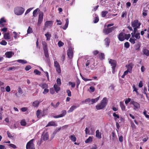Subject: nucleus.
I'll list each match as a JSON object with an SVG mask.
<instances>
[{
  "label": "nucleus",
  "mask_w": 149,
  "mask_h": 149,
  "mask_svg": "<svg viewBox=\"0 0 149 149\" xmlns=\"http://www.w3.org/2000/svg\"><path fill=\"white\" fill-rule=\"evenodd\" d=\"M79 107V105L77 104L76 105H73L68 110V113H70L72 112L75 109H76L77 108Z\"/></svg>",
  "instance_id": "14"
},
{
  "label": "nucleus",
  "mask_w": 149,
  "mask_h": 149,
  "mask_svg": "<svg viewBox=\"0 0 149 149\" xmlns=\"http://www.w3.org/2000/svg\"><path fill=\"white\" fill-rule=\"evenodd\" d=\"M57 125L56 123L55 122L53 121H51L48 123L47 125L46 126V127L50 126H57Z\"/></svg>",
  "instance_id": "18"
},
{
  "label": "nucleus",
  "mask_w": 149,
  "mask_h": 149,
  "mask_svg": "<svg viewBox=\"0 0 149 149\" xmlns=\"http://www.w3.org/2000/svg\"><path fill=\"white\" fill-rule=\"evenodd\" d=\"M147 10L143 9V11L142 15L143 16H145L147 15Z\"/></svg>",
  "instance_id": "44"
},
{
  "label": "nucleus",
  "mask_w": 149,
  "mask_h": 149,
  "mask_svg": "<svg viewBox=\"0 0 149 149\" xmlns=\"http://www.w3.org/2000/svg\"><path fill=\"white\" fill-rule=\"evenodd\" d=\"M86 104L88 103L89 105H91L90 104V103H91V99L90 98H87L85 100Z\"/></svg>",
  "instance_id": "47"
},
{
  "label": "nucleus",
  "mask_w": 149,
  "mask_h": 149,
  "mask_svg": "<svg viewBox=\"0 0 149 149\" xmlns=\"http://www.w3.org/2000/svg\"><path fill=\"white\" fill-rule=\"evenodd\" d=\"M15 68L14 67H12L8 68L7 69L8 71L11 70H15Z\"/></svg>",
  "instance_id": "64"
},
{
  "label": "nucleus",
  "mask_w": 149,
  "mask_h": 149,
  "mask_svg": "<svg viewBox=\"0 0 149 149\" xmlns=\"http://www.w3.org/2000/svg\"><path fill=\"white\" fill-rule=\"evenodd\" d=\"M108 100L107 97H104L100 102L95 106L97 110L102 109L105 108L107 104Z\"/></svg>",
  "instance_id": "1"
},
{
  "label": "nucleus",
  "mask_w": 149,
  "mask_h": 149,
  "mask_svg": "<svg viewBox=\"0 0 149 149\" xmlns=\"http://www.w3.org/2000/svg\"><path fill=\"white\" fill-rule=\"evenodd\" d=\"M39 86L42 89L45 88L48 86L47 84L45 83L40 84H39Z\"/></svg>",
  "instance_id": "29"
},
{
  "label": "nucleus",
  "mask_w": 149,
  "mask_h": 149,
  "mask_svg": "<svg viewBox=\"0 0 149 149\" xmlns=\"http://www.w3.org/2000/svg\"><path fill=\"white\" fill-rule=\"evenodd\" d=\"M54 87L55 91L57 93H58V92L60 90V87L56 84L54 85Z\"/></svg>",
  "instance_id": "26"
},
{
  "label": "nucleus",
  "mask_w": 149,
  "mask_h": 149,
  "mask_svg": "<svg viewBox=\"0 0 149 149\" xmlns=\"http://www.w3.org/2000/svg\"><path fill=\"white\" fill-rule=\"evenodd\" d=\"M141 47V44L140 43H138L137 44L135 45V50L139 51L140 50V49Z\"/></svg>",
  "instance_id": "30"
},
{
  "label": "nucleus",
  "mask_w": 149,
  "mask_h": 149,
  "mask_svg": "<svg viewBox=\"0 0 149 149\" xmlns=\"http://www.w3.org/2000/svg\"><path fill=\"white\" fill-rule=\"evenodd\" d=\"M120 106L122 111H124L125 109V107L124 103L123 102H120Z\"/></svg>",
  "instance_id": "27"
},
{
  "label": "nucleus",
  "mask_w": 149,
  "mask_h": 149,
  "mask_svg": "<svg viewBox=\"0 0 149 149\" xmlns=\"http://www.w3.org/2000/svg\"><path fill=\"white\" fill-rule=\"evenodd\" d=\"M127 15V12L126 11H124L122 13V15L121 17L123 18L125 17H126Z\"/></svg>",
  "instance_id": "53"
},
{
  "label": "nucleus",
  "mask_w": 149,
  "mask_h": 149,
  "mask_svg": "<svg viewBox=\"0 0 149 149\" xmlns=\"http://www.w3.org/2000/svg\"><path fill=\"white\" fill-rule=\"evenodd\" d=\"M133 88L134 89L133 91H135L136 92V93L137 94H138L139 93H138V92L137 91L138 89L135 87L134 85V86H133Z\"/></svg>",
  "instance_id": "63"
},
{
  "label": "nucleus",
  "mask_w": 149,
  "mask_h": 149,
  "mask_svg": "<svg viewBox=\"0 0 149 149\" xmlns=\"http://www.w3.org/2000/svg\"><path fill=\"white\" fill-rule=\"evenodd\" d=\"M54 66L56 68V71L58 73H60L61 72L60 65L56 61L54 62Z\"/></svg>",
  "instance_id": "8"
},
{
  "label": "nucleus",
  "mask_w": 149,
  "mask_h": 149,
  "mask_svg": "<svg viewBox=\"0 0 149 149\" xmlns=\"http://www.w3.org/2000/svg\"><path fill=\"white\" fill-rule=\"evenodd\" d=\"M7 133L8 136L9 138H10L11 139H13V136L10 133V132L9 131H7Z\"/></svg>",
  "instance_id": "45"
},
{
  "label": "nucleus",
  "mask_w": 149,
  "mask_h": 149,
  "mask_svg": "<svg viewBox=\"0 0 149 149\" xmlns=\"http://www.w3.org/2000/svg\"><path fill=\"white\" fill-rule=\"evenodd\" d=\"M53 24V21H47L45 23V27H47L49 26H51Z\"/></svg>",
  "instance_id": "17"
},
{
  "label": "nucleus",
  "mask_w": 149,
  "mask_h": 149,
  "mask_svg": "<svg viewBox=\"0 0 149 149\" xmlns=\"http://www.w3.org/2000/svg\"><path fill=\"white\" fill-rule=\"evenodd\" d=\"M38 9H36L33 11V17H35L36 16V14L38 11Z\"/></svg>",
  "instance_id": "54"
},
{
  "label": "nucleus",
  "mask_w": 149,
  "mask_h": 149,
  "mask_svg": "<svg viewBox=\"0 0 149 149\" xmlns=\"http://www.w3.org/2000/svg\"><path fill=\"white\" fill-rule=\"evenodd\" d=\"M99 58L102 59H103L104 58V55L103 54L101 53L99 56Z\"/></svg>",
  "instance_id": "62"
},
{
  "label": "nucleus",
  "mask_w": 149,
  "mask_h": 149,
  "mask_svg": "<svg viewBox=\"0 0 149 149\" xmlns=\"http://www.w3.org/2000/svg\"><path fill=\"white\" fill-rule=\"evenodd\" d=\"M34 139H32L29 141L26 144V149H35L34 145L33 143Z\"/></svg>",
  "instance_id": "4"
},
{
  "label": "nucleus",
  "mask_w": 149,
  "mask_h": 149,
  "mask_svg": "<svg viewBox=\"0 0 149 149\" xmlns=\"http://www.w3.org/2000/svg\"><path fill=\"white\" fill-rule=\"evenodd\" d=\"M116 28V27L113 26L108 28H105L104 29L103 32L105 35H107L111 32Z\"/></svg>",
  "instance_id": "6"
},
{
  "label": "nucleus",
  "mask_w": 149,
  "mask_h": 149,
  "mask_svg": "<svg viewBox=\"0 0 149 149\" xmlns=\"http://www.w3.org/2000/svg\"><path fill=\"white\" fill-rule=\"evenodd\" d=\"M131 36V35L130 34H125V39L128 40Z\"/></svg>",
  "instance_id": "41"
},
{
  "label": "nucleus",
  "mask_w": 149,
  "mask_h": 149,
  "mask_svg": "<svg viewBox=\"0 0 149 149\" xmlns=\"http://www.w3.org/2000/svg\"><path fill=\"white\" fill-rule=\"evenodd\" d=\"M56 82L58 85L59 86L61 85V82L60 79L58 78L56 80Z\"/></svg>",
  "instance_id": "51"
},
{
  "label": "nucleus",
  "mask_w": 149,
  "mask_h": 149,
  "mask_svg": "<svg viewBox=\"0 0 149 149\" xmlns=\"http://www.w3.org/2000/svg\"><path fill=\"white\" fill-rule=\"evenodd\" d=\"M131 99L130 98H128L125 101V103L127 104L128 103L131 101Z\"/></svg>",
  "instance_id": "59"
},
{
  "label": "nucleus",
  "mask_w": 149,
  "mask_h": 149,
  "mask_svg": "<svg viewBox=\"0 0 149 149\" xmlns=\"http://www.w3.org/2000/svg\"><path fill=\"white\" fill-rule=\"evenodd\" d=\"M141 24V23L139 22L138 20H134L131 22V25L134 28V30L135 29L136 30H137V29L140 28Z\"/></svg>",
  "instance_id": "3"
},
{
  "label": "nucleus",
  "mask_w": 149,
  "mask_h": 149,
  "mask_svg": "<svg viewBox=\"0 0 149 149\" xmlns=\"http://www.w3.org/2000/svg\"><path fill=\"white\" fill-rule=\"evenodd\" d=\"M92 141V138L91 137H89L88 138L86 139L85 142L86 143H88L91 142Z\"/></svg>",
  "instance_id": "35"
},
{
  "label": "nucleus",
  "mask_w": 149,
  "mask_h": 149,
  "mask_svg": "<svg viewBox=\"0 0 149 149\" xmlns=\"http://www.w3.org/2000/svg\"><path fill=\"white\" fill-rule=\"evenodd\" d=\"M96 136L98 139L102 138L101 133L100 132L99 130H97L96 131Z\"/></svg>",
  "instance_id": "20"
},
{
  "label": "nucleus",
  "mask_w": 149,
  "mask_h": 149,
  "mask_svg": "<svg viewBox=\"0 0 149 149\" xmlns=\"http://www.w3.org/2000/svg\"><path fill=\"white\" fill-rule=\"evenodd\" d=\"M42 138L44 141H46L49 138V135L47 132H44L42 135Z\"/></svg>",
  "instance_id": "11"
},
{
  "label": "nucleus",
  "mask_w": 149,
  "mask_h": 149,
  "mask_svg": "<svg viewBox=\"0 0 149 149\" xmlns=\"http://www.w3.org/2000/svg\"><path fill=\"white\" fill-rule=\"evenodd\" d=\"M108 12L107 11H103L101 13V16L103 17H104L108 13Z\"/></svg>",
  "instance_id": "32"
},
{
  "label": "nucleus",
  "mask_w": 149,
  "mask_h": 149,
  "mask_svg": "<svg viewBox=\"0 0 149 149\" xmlns=\"http://www.w3.org/2000/svg\"><path fill=\"white\" fill-rule=\"evenodd\" d=\"M33 72L36 74L40 75V72L37 69L35 70Z\"/></svg>",
  "instance_id": "49"
},
{
  "label": "nucleus",
  "mask_w": 149,
  "mask_h": 149,
  "mask_svg": "<svg viewBox=\"0 0 149 149\" xmlns=\"http://www.w3.org/2000/svg\"><path fill=\"white\" fill-rule=\"evenodd\" d=\"M66 92L68 96L70 97L71 96V92L69 90H68L66 91Z\"/></svg>",
  "instance_id": "55"
},
{
  "label": "nucleus",
  "mask_w": 149,
  "mask_h": 149,
  "mask_svg": "<svg viewBox=\"0 0 149 149\" xmlns=\"http://www.w3.org/2000/svg\"><path fill=\"white\" fill-rule=\"evenodd\" d=\"M137 30L136 29H134L133 32L131 33L132 35V38H136V40H139L140 38V33H136Z\"/></svg>",
  "instance_id": "5"
},
{
  "label": "nucleus",
  "mask_w": 149,
  "mask_h": 149,
  "mask_svg": "<svg viewBox=\"0 0 149 149\" xmlns=\"http://www.w3.org/2000/svg\"><path fill=\"white\" fill-rule=\"evenodd\" d=\"M66 23L65 24L64 26L63 27V29L64 30H65L68 27V23H69V20L68 18H67L65 19Z\"/></svg>",
  "instance_id": "25"
},
{
  "label": "nucleus",
  "mask_w": 149,
  "mask_h": 149,
  "mask_svg": "<svg viewBox=\"0 0 149 149\" xmlns=\"http://www.w3.org/2000/svg\"><path fill=\"white\" fill-rule=\"evenodd\" d=\"M68 84L69 85H71L72 87V88H74L75 86V84L74 82L70 81L68 83Z\"/></svg>",
  "instance_id": "38"
},
{
  "label": "nucleus",
  "mask_w": 149,
  "mask_h": 149,
  "mask_svg": "<svg viewBox=\"0 0 149 149\" xmlns=\"http://www.w3.org/2000/svg\"><path fill=\"white\" fill-rule=\"evenodd\" d=\"M14 54V53L12 51L7 52L5 53V55L6 58H10Z\"/></svg>",
  "instance_id": "16"
},
{
  "label": "nucleus",
  "mask_w": 149,
  "mask_h": 149,
  "mask_svg": "<svg viewBox=\"0 0 149 149\" xmlns=\"http://www.w3.org/2000/svg\"><path fill=\"white\" fill-rule=\"evenodd\" d=\"M10 128L11 129H16L17 127H16L15 124H14L13 125H11Z\"/></svg>",
  "instance_id": "60"
},
{
  "label": "nucleus",
  "mask_w": 149,
  "mask_h": 149,
  "mask_svg": "<svg viewBox=\"0 0 149 149\" xmlns=\"http://www.w3.org/2000/svg\"><path fill=\"white\" fill-rule=\"evenodd\" d=\"M143 54L147 56H149V51L146 49H143Z\"/></svg>",
  "instance_id": "22"
},
{
  "label": "nucleus",
  "mask_w": 149,
  "mask_h": 149,
  "mask_svg": "<svg viewBox=\"0 0 149 149\" xmlns=\"http://www.w3.org/2000/svg\"><path fill=\"white\" fill-rule=\"evenodd\" d=\"M33 8H29L26 11L25 13V15H26L28 14L31 11V10H32Z\"/></svg>",
  "instance_id": "52"
},
{
  "label": "nucleus",
  "mask_w": 149,
  "mask_h": 149,
  "mask_svg": "<svg viewBox=\"0 0 149 149\" xmlns=\"http://www.w3.org/2000/svg\"><path fill=\"white\" fill-rule=\"evenodd\" d=\"M69 138L73 142H75L76 141L77 139L74 135H71L69 136Z\"/></svg>",
  "instance_id": "28"
},
{
  "label": "nucleus",
  "mask_w": 149,
  "mask_h": 149,
  "mask_svg": "<svg viewBox=\"0 0 149 149\" xmlns=\"http://www.w3.org/2000/svg\"><path fill=\"white\" fill-rule=\"evenodd\" d=\"M42 44L43 45L44 50L47 49V43L45 41L42 42Z\"/></svg>",
  "instance_id": "31"
},
{
  "label": "nucleus",
  "mask_w": 149,
  "mask_h": 149,
  "mask_svg": "<svg viewBox=\"0 0 149 149\" xmlns=\"http://www.w3.org/2000/svg\"><path fill=\"white\" fill-rule=\"evenodd\" d=\"M1 45H6L7 44V42L4 40H2L0 42Z\"/></svg>",
  "instance_id": "43"
},
{
  "label": "nucleus",
  "mask_w": 149,
  "mask_h": 149,
  "mask_svg": "<svg viewBox=\"0 0 149 149\" xmlns=\"http://www.w3.org/2000/svg\"><path fill=\"white\" fill-rule=\"evenodd\" d=\"M111 136H112V140L113 141H115L116 140V138L115 136V134L114 132H112L111 133Z\"/></svg>",
  "instance_id": "48"
},
{
  "label": "nucleus",
  "mask_w": 149,
  "mask_h": 149,
  "mask_svg": "<svg viewBox=\"0 0 149 149\" xmlns=\"http://www.w3.org/2000/svg\"><path fill=\"white\" fill-rule=\"evenodd\" d=\"M25 9L21 7H17L15 8L14 12L15 14L17 15H22L24 12Z\"/></svg>",
  "instance_id": "2"
},
{
  "label": "nucleus",
  "mask_w": 149,
  "mask_h": 149,
  "mask_svg": "<svg viewBox=\"0 0 149 149\" xmlns=\"http://www.w3.org/2000/svg\"><path fill=\"white\" fill-rule=\"evenodd\" d=\"M104 41L105 42V45H106L107 47H108L109 45V43L110 42V40L108 38H106L104 40Z\"/></svg>",
  "instance_id": "24"
},
{
  "label": "nucleus",
  "mask_w": 149,
  "mask_h": 149,
  "mask_svg": "<svg viewBox=\"0 0 149 149\" xmlns=\"http://www.w3.org/2000/svg\"><path fill=\"white\" fill-rule=\"evenodd\" d=\"M8 146L14 149L16 148V146L13 144L10 143L8 145Z\"/></svg>",
  "instance_id": "57"
},
{
  "label": "nucleus",
  "mask_w": 149,
  "mask_h": 149,
  "mask_svg": "<svg viewBox=\"0 0 149 149\" xmlns=\"http://www.w3.org/2000/svg\"><path fill=\"white\" fill-rule=\"evenodd\" d=\"M67 55L70 58H72L73 56V51L72 48L70 47L68 51Z\"/></svg>",
  "instance_id": "13"
},
{
  "label": "nucleus",
  "mask_w": 149,
  "mask_h": 149,
  "mask_svg": "<svg viewBox=\"0 0 149 149\" xmlns=\"http://www.w3.org/2000/svg\"><path fill=\"white\" fill-rule=\"evenodd\" d=\"M125 33H120L118 37L119 40L120 41L124 40H125Z\"/></svg>",
  "instance_id": "12"
},
{
  "label": "nucleus",
  "mask_w": 149,
  "mask_h": 149,
  "mask_svg": "<svg viewBox=\"0 0 149 149\" xmlns=\"http://www.w3.org/2000/svg\"><path fill=\"white\" fill-rule=\"evenodd\" d=\"M40 102L36 100L33 102L32 103V105L35 107H38Z\"/></svg>",
  "instance_id": "23"
},
{
  "label": "nucleus",
  "mask_w": 149,
  "mask_h": 149,
  "mask_svg": "<svg viewBox=\"0 0 149 149\" xmlns=\"http://www.w3.org/2000/svg\"><path fill=\"white\" fill-rule=\"evenodd\" d=\"M33 32V30L32 28H31L30 27H29L27 30V34H29L32 33Z\"/></svg>",
  "instance_id": "39"
},
{
  "label": "nucleus",
  "mask_w": 149,
  "mask_h": 149,
  "mask_svg": "<svg viewBox=\"0 0 149 149\" xmlns=\"http://www.w3.org/2000/svg\"><path fill=\"white\" fill-rule=\"evenodd\" d=\"M136 40L135 38H130L129 40L130 42L133 44H134L135 43V41Z\"/></svg>",
  "instance_id": "37"
},
{
  "label": "nucleus",
  "mask_w": 149,
  "mask_h": 149,
  "mask_svg": "<svg viewBox=\"0 0 149 149\" xmlns=\"http://www.w3.org/2000/svg\"><path fill=\"white\" fill-rule=\"evenodd\" d=\"M17 61L18 63H21L23 64L26 63H27L26 61L23 60L19 59Z\"/></svg>",
  "instance_id": "33"
},
{
  "label": "nucleus",
  "mask_w": 149,
  "mask_h": 149,
  "mask_svg": "<svg viewBox=\"0 0 149 149\" xmlns=\"http://www.w3.org/2000/svg\"><path fill=\"white\" fill-rule=\"evenodd\" d=\"M113 116L114 117V119L115 120H116L117 118H120L119 116L116 114L115 113H113Z\"/></svg>",
  "instance_id": "34"
},
{
  "label": "nucleus",
  "mask_w": 149,
  "mask_h": 149,
  "mask_svg": "<svg viewBox=\"0 0 149 149\" xmlns=\"http://www.w3.org/2000/svg\"><path fill=\"white\" fill-rule=\"evenodd\" d=\"M43 14L42 12L40 13L39 15L37 24L40 26L42 22L43 19Z\"/></svg>",
  "instance_id": "10"
},
{
  "label": "nucleus",
  "mask_w": 149,
  "mask_h": 149,
  "mask_svg": "<svg viewBox=\"0 0 149 149\" xmlns=\"http://www.w3.org/2000/svg\"><path fill=\"white\" fill-rule=\"evenodd\" d=\"M130 104H133L134 105V110H135L136 109H139L140 108V104L134 101H131Z\"/></svg>",
  "instance_id": "9"
},
{
  "label": "nucleus",
  "mask_w": 149,
  "mask_h": 149,
  "mask_svg": "<svg viewBox=\"0 0 149 149\" xmlns=\"http://www.w3.org/2000/svg\"><path fill=\"white\" fill-rule=\"evenodd\" d=\"M61 113V114L57 116H54V117L55 118H58L63 117L66 114V110H63L62 111Z\"/></svg>",
  "instance_id": "15"
},
{
  "label": "nucleus",
  "mask_w": 149,
  "mask_h": 149,
  "mask_svg": "<svg viewBox=\"0 0 149 149\" xmlns=\"http://www.w3.org/2000/svg\"><path fill=\"white\" fill-rule=\"evenodd\" d=\"M45 35L46 37L47 40L50 39V38L51 37V34L49 33V32H47V33L45 34Z\"/></svg>",
  "instance_id": "36"
},
{
  "label": "nucleus",
  "mask_w": 149,
  "mask_h": 149,
  "mask_svg": "<svg viewBox=\"0 0 149 149\" xmlns=\"http://www.w3.org/2000/svg\"><path fill=\"white\" fill-rule=\"evenodd\" d=\"M20 124L21 125L25 126L26 125V123L24 120H22L20 122Z\"/></svg>",
  "instance_id": "46"
},
{
  "label": "nucleus",
  "mask_w": 149,
  "mask_h": 149,
  "mask_svg": "<svg viewBox=\"0 0 149 149\" xmlns=\"http://www.w3.org/2000/svg\"><path fill=\"white\" fill-rule=\"evenodd\" d=\"M4 38L6 40H9L10 38V37L9 35V33H4L3 34Z\"/></svg>",
  "instance_id": "19"
},
{
  "label": "nucleus",
  "mask_w": 149,
  "mask_h": 149,
  "mask_svg": "<svg viewBox=\"0 0 149 149\" xmlns=\"http://www.w3.org/2000/svg\"><path fill=\"white\" fill-rule=\"evenodd\" d=\"M31 68V67L30 65H27L25 68V70L26 71H28Z\"/></svg>",
  "instance_id": "61"
},
{
  "label": "nucleus",
  "mask_w": 149,
  "mask_h": 149,
  "mask_svg": "<svg viewBox=\"0 0 149 149\" xmlns=\"http://www.w3.org/2000/svg\"><path fill=\"white\" fill-rule=\"evenodd\" d=\"M109 62L112 66V68L113 70L112 72L114 73L115 69L116 66V61L110 59L109 60Z\"/></svg>",
  "instance_id": "7"
},
{
  "label": "nucleus",
  "mask_w": 149,
  "mask_h": 149,
  "mask_svg": "<svg viewBox=\"0 0 149 149\" xmlns=\"http://www.w3.org/2000/svg\"><path fill=\"white\" fill-rule=\"evenodd\" d=\"M99 20V17L97 16L94 19V22L95 23H97L98 22Z\"/></svg>",
  "instance_id": "50"
},
{
  "label": "nucleus",
  "mask_w": 149,
  "mask_h": 149,
  "mask_svg": "<svg viewBox=\"0 0 149 149\" xmlns=\"http://www.w3.org/2000/svg\"><path fill=\"white\" fill-rule=\"evenodd\" d=\"M44 51L45 57L47 58H48L49 57V55L48 54V50H44Z\"/></svg>",
  "instance_id": "40"
},
{
  "label": "nucleus",
  "mask_w": 149,
  "mask_h": 149,
  "mask_svg": "<svg viewBox=\"0 0 149 149\" xmlns=\"http://www.w3.org/2000/svg\"><path fill=\"white\" fill-rule=\"evenodd\" d=\"M41 113V110H38L36 112V115L38 118H39L40 117V115Z\"/></svg>",
  "instance_id": "42"
},
{
  "label": "nucleus",
  "mask_w": 149,
  "mask_h": 149,
  "mask_svg": "<svg viewBox=\"0 0 149 149\" xmlns=\"http://www.w3.org/2000/svg\"><path fill=\"white\" fill-rule=\"evenodd\" d=\"M125 47L126 48H128L130 46V45L128 42H126L124 44Z\"/></svg>",
  "instance_id": "58"
},
{
  "label": "nucleus",
  "mask_w": 149,
  "mask_h": 149,
  "mask_svg": "<svg viewBox=\"0 0 149 149\" xmlns=\"http://www.w3.org/2000/svg\"><path fill=\"white\" fill-rule=\"evenodd\" d=\"M64 44V43L61 41H59L58 43V45L59 47L63 46Z\"/></svg>",
  "instance_id": "56"
},
{
  "label": "nucleus",
  "mask_w": 149,
  "mask_h": 149,
  "mask_svg": "<svg viewBox=\"0 0 149 149\" xmlns=\"http://www.w3.org/2000/svg\"><path fill=\"white\" fill-rule=\"evenodd\" d=\"M100 96H99L95 99H91V103H90V104H92L94 103L97 102L100 99Z\"/></svg>",
  "instance_id": "21"
}]
</instances>
